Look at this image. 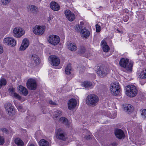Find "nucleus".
<instances>
[{
  "instance_id": "obj_19",
  "label": "nucleus",
  "mask_w": 146,
  "mask_h": 146,
  "mask_svg": "<svg viewBox=\"0 0 146 146\" xmlns=\"http://www.w3.org/2000/svg\"><path fill=\"white\" fill-rule=\"evenodd\" d=\"M138 77L139 78L142 79L140 80V83L141 85H144V84L146 82V80H145L143 82H142V79H146V69L143 70L139 74Z\"/></svg>"
},
{
  "instance_id": "obj_38",
  "label": "nucleus",
  "mask_w": 146,
  "mask_h": 146,
  "mask_svg": "<svg viewBox=\"0 0 146 146\" xmlns=\"http://www.w3.org/2000/svg\"><path fill=\"white\" fill-rule=\"evenodd\" d=\"M11 0H1V3L2 5H8L10 3Z\"/></svg>"
},
{
  "instance_id": "obj_54",
  "label": "nucleus",
  "mask_w": 146,
  "mask_h": 146,
  "mask_svg": "<svg viewBox=\"0 0 146 146\" xmlns=\"http://www.w3.org/2000/svg\"><path fill=\"white\" fill-rule=\"evenodd\" d=\"M81 23V24L82 25H83V23Z\"/></svg>"
},
{
  "instance_id": "obj_4",
  "label": "nucleus",
  "mask_w": 146,
  "mask_h": 146,
  "mask_svg": "<svg viewBox=\"0 0 146 146\" xmlns=\"http://www.w3.org/2000/svg\"><path fill=\"white\" fill-rule=\"evenodd\" d=\"M62 114V112L60 110H57L55 111L54 113L53 118L56 120L58 119L59 121L62 123L64 125L68 126L69 124L68 123L67 119L64 117H62L59 119L60 116Z\"/></svg>"
},
{
  "instance_id": "obj_53",
  "label": "nucleus",
  "mask_w": 146,
  "mask_h": 146,
  "mask_svg": "<svg viewBox=\"0 0 146 146\" xmlns=\"http://www.w3.org/2000/svg\"><path fill=\"white\" fill-rule=\"evenodd\" d=\"M113 145H116V143H113Z\"/></svg>"
},
{
  "instance_id": "obj_13",
  "label": "nucleus",
  "mask_w": 146,
  "mask_h": 146,
  "mask_svg": "<svg viewBox=\"0 0 146 146\" xmlns=\"http://www.w3.org/2000/svg\"><path fill=\"white\" fill-rule=\"evenodd\" d=\"M56 137L59 139L65 141L66 139V135L64 131L61 129H59L56 131Z\"/></svg>"
},
{
  "instance_id": "obj_14",
  "label": "nucleus",
  "mask_w": 146,
  "mask_h": 146,
  "mask_svg": "<svg viewBox=\"0 0 146 146\" xmlns=\"http://www.w3.org/2000/svg\"><path fill=\"white\" fill-rule=\"evenodd\" d=\"M5 107L8 114L10 115H15V110L11 104H6L5 105Z\"/></svg>"
},
{
  "instance_id": "obj_27",
  "label": "nucleus",
  "mask_w": 146,
  "mask_h": 146,
  "mask_svg": "<svg viewBox=\"0 0 146 146\" xmlns=\"http://www.w3.org/2000/svg\"><path fill=\"white\" fill-rule=\"evenodd\" d=\"M124 110L126 112L129 113L133 110V106L130 104H126L124 106Z\"/></svg>"
},
{
  "instance_id": "obj_51",
  "label": "nucleus",
  "mask_w": 146,
  "mask_h": 146,
  "mask_svg": "<svg viewBox=\"0 0 146 146\" xmlns=\"http://www.w3.org/2000/svg\"><path fill=\"white\" fill-rule=\"evenodd\" d=\"M40 133V131H39L38 132L36 133V135H37V133Z\"/></svg>"
},
{
  "instance_id": "obj_44",
  "label": "nucleus",
  "mask_w": 146,
  "mask_h": 146,
  "mask_svg": "<svg viewBox=\"0 0 146 146\" xmlns=\"http://www.w3.org/2000/svg\"><path fill=\"white\" fill-rule=\"evenodd\" d=\"M3 47L0 45V54H1L3 52Z\"/></svg>"
},
{
  "instance_id": "obj_25",
  "label": "nucleus",
  "mask_w": 146,
  "mask_h": 146,
  "mask_svg": "<svg viewBox=\"0 0 146 146\" xmlns=\"http://www.w3.org/2000/svg\"><path fill=\"white\" fill-rule=\"evenodd\" d=\"M31 60L32 62L35 63L36 64H39L40 62L39 58L37 55L35 54L32 55Z\"/></svg>"
},
{
  "instance_id": "obj_30",
  "label": "nucleus",
  "mask_w": 146,
  "mask_h": 146,
  "mask_svg": "<svg viewBox=\"0 0 146 146\" xmlns=\"http://www.w3.org/2000/svg\"><path fill=\"white\" fill-rule=\"evenodd\" d=\"M35 119V116L33 114L31 115H27L25 118V121H31L32 120H34Z\"/></svg>"
},
{
  "instance_id": "obj_50",
  "label": "nucleus",
  "mask_w": 146,
  "mask_h": 146,
  "mask_svg": "<svg viewBox=\"0 0 146 146\" xmlns=\"http://www.w3.org/2000/svg\"><path fill=\"white\" fill-rule=\"evenodd\" d=\"M82 71H81V72H82L83 70H84V67H83V68H82Z\"/></svg>"
},
{
  "instance_id": "obj_22",
  "label": "nucleus",
  "mask_w": 146,
  "mask_h": 146,
  "mask_svg": "<svg viewBox=\"0 0 146 146\" xmlns=\"http://www.w3.org/2000/svg\"><path fill=\"white\" fill-rule=\"evenodd\" d=\"M50 8L55 11H58L60 9V6L57 3L55 2H51L50 4Z\"/></svg>"
},
{
  "instance_id": "obj_10",
  "label": "nucleus",
  "mask_w": 146,
  "mask_h": 146,
  "mask_svg": "<svg viewBox=\"0 0 146 146\" xmlns=\"http://www.w3.org/2000/svg\"><path fill=\"white\" fill-rule=\"evenodd\" d=\"M27 85L29 89L35 90L36 89L37 84L35 80L33 79H30L27 82Z\"/></svg>"
},
{
  "instance_id": "obj_21",
  "label": "nucleus",
  "mask_w": 146,
  "mask_h": 146,
  "mask_svg": "<svg viewBox=\"0 0 146 146\" xmlns=\"http://www.w3.org/2000/svg\"><path fill=\"white\" fill-rule=\"evenodd\" d=\"M9 90V93L11 96L19 100H20L21 99V96L18 94L15 93L14 88H10Z\"/></svg>"
},
{
  "instance_id": "obj_34",
  "label": "nucleus",
  "mask_w": 146,
  "mask_h": 146,
  "mask_svg": "<svg viewBox=\"0 0 146 146\" xmlns=\"http://www.w3.org/2000/svg\"><path fill=\"white\" fill-rule=\"evenodd\" d=\"M7 81L4 78H2L0 79V89L2 86H5L6 85Z\"/></svg>"
},
{
  "instance_id": "obj_6",
  "label": "nucleus",
  "mask_w": 146,
  "mask_h": 146,
  "mask_svg": "<svg viewBox=\"0 0 146 146\" xmlns=\"http://www.w3.org/2000/svg\"><path fill=\"white\" fill-rule=\"evenodd\" d=\"M45 28V26L36 25L33 28V32L36 35H41L44 33Z\"/></svg>"
},
{
  "instance_id": "obj_17",
  "label": "nucleus",
  "mask_w": 146,
  "mask_h": 146,
  "mask_svg": "<svg viewBox=\"0 0 146 146\" xmlns=\"http://www.w3.org/2000/svg\"><path fill=\"white\" fill-rule=\"evenodd\" d=\"M77 102L75 99L72 98L68 102V108L69 109L71 110L76 106Z\"/></svg>"
},
{
  "instance_id": "obj_1",
  "label": "nucleus",
  "mask_w": 146,
  "mask_h": 146,
  "mask_svg": "<svg viewBox=\"0 0 146 146\" xmlns=\"http://www.w3.org/2000/svg\"><path fill=\"white\" fill-rule=\"evenodd\" d=\"M99 101V99L98 96L94 94H92L86 97L85 101L88 105L94 107L97 104Z\"/></svg>"
},
{
  "instance_id": "obj_45",
  "label": "nucleus",
  "mask_w": 146,
  "mask_h": 146,
  "mask_svg": "<svg viewBox=\"0 0 146 146\" xmlns=\"http://www.w3.org/2000/svg\"><path fill=\"white\" fill-rule=\"evenodd\" d=\"M17 108L18 110L20 111H22V107L20 106H19L17 107Z\"/></svg>"
},
{
  "instance_id": "obj_11",
  "label": "nucleus",
  "mask_w": 146,
  "mask_h": 146,
  "mask_svg": "<svg viewBox=\"0 0 146 146\" xmlns=\"http://www.w3.org/2000/svg\"><path fill=\"white\" fill-rule=\"evenodd\" d=\"M97 73L100 77H102L106 76L108 73L107 69L106 67L97 66Z\"/></svg>"
},
{
  "instance_id": "obj_47",
  "label": "nucleus",
  "mask_w": 146,
  "mask_h": 146,
  "mask_svg": "<svg viewBox=\"0 0 146 146\" xmlns=\"http://www.w3.org/2000/svg\"><path fill=\"white\" fill-rule=\"evenodd\" d=\"M27 146H36L33 144H29Z\"/></svg>"
},
{
  "instance_id": "obj_5",
  "label": "nucleus",
  "mask_w": 146,
  "mask_h": 146,
  "mask_svg": "<svg viewBox=\"0 0 146 146\" xmlns=\"http://www.w3.org/2000/svg\"><path fill=\"white\" fill-rule=\"evenodd\" d=\"M110 90L111 93L113 95H117L120 91L119 83L118 82H115L111 84Z\"/></svg>"
},
{
  "instance_id": "obj_46",
  "label": "nucleus",
  "mask_w": 146,
  "mask_h": 146,
  "mask_svg": "<svg viewBox=\"0 0 146 146\" xmlns=\"http://www.w3.org/2000/svg\"><path fill=\"white\" fill-rule=\"evenodd\" d=\"M76 28H77V29H78V30H80L81 27H81L79 25H76Z\"/></svg>"
},
{
  "instance_id": "obj_48",
  "label": "nucleus",
  "mask_w": 146,
  "mask_h": 146,
  "mask_svg": "<svg viewBox=\"0 0 146 146\" xmlns=\"http://www.w3.org/2000/svg\"><path fill=\"white\" fill-rule=\"evenodd\" d=\"M117 31L119 33H122V32L121 31H120V30H119V29H117Z\"/></svg>"
},
{
  "instance_id": "obj_31",
  "label": "nucleus",
  "mask_w": 146,
  "mask_h": 146,
  "mask_svg": "<svg viewBox=\"0 0 146 146\" xmlns=\"http://www.w3.org/2000/svg\"><path fill=\"white\" fill-rule=\"evenodd\" d=\"M92 83L89 82L84 81L82 83V85L86 88H89L92 86Z\"/></svg>"
},
{
  "instance_id": "obj_28",
  "label": "nucleus",
  "mask_w": 146,
  "mask_h": 146,
  "mask_svg": "<svg viewBox=\"0 0 146 146\" xmlns=\"http://www.w3.org/2000/svg\"><path fill=\"white\" fill-rule=\"evenodd\" d=\"M69 49L72 51H75L77 49V46L75 43H70L68 46Z\"/></svg>"
},
{
  "instance_id": "obj_35",
  "label": "nucleus",
  "mask_w": 146,
  "mask_h": 146,
  "mask_svg": "<svg viewBox=\"0 0 146 146\" xmlns=\"http://www.w3.org/2000/svg\"><path fill=\"white\" fill-rule=\"evenodd\" d=\"M107 116L110 118L114 119L116 117L117 113L115 111L112 112V113H108Z\"/></svg>"
},
{
  "instance_id": "obj_49",
  "label": "nucleus",
  "mask_w": 146,
  "mask_h": 146,
  "mask_svg": "<svg viewBox=\"0 0 146 146\" xmlns=\"http://www.w3.org/2000/svg\"><path fill=\"white\" fill-rule=\"evenodd\" d=\"M102 9V7H99V9L100 10H101Z\"/></svg>"
},
{
  "instance_id": "obj_15",
  "label": "nucleus",
  "mask_w": 146,
  "mask_h": 146,
  "mask_svg": "<svg viewBox=\"0 0 146 146\" xmlns=\"http://www.w3.org/2000/svg\"><path fill=\"white\" fill-rule=\"evenodd\" d=\"M64 13L66 18L69 21H72L75 19V15L70 10L68 9L66 10L65 11Z\"/></svg>"
},
{
  "instance_id": "obj_52",
  "label": "nucleus",
  "mask_w": 146,
  "mask_h": 146,
  "mask_svg": "<svg viewBox=\"0 0 146 146\" xmlns=\"http://www.w3.org/2000/svg\"><path fill=\"white\" fill-rule=\"evenodd\" d=\"M124 21L125 22H126L127 21V19L126 20H124Z\"/></svg>"
},
{
  "instance_id": "obj_23",
  "label": "nucleus",
  "mask_w": 146,
  "mask_h": 146,
  "mask_svg": "<svg viewBox=\"0 0 146 146\" xmlns=\"http://www.w3.org/2000/svg\"><path fill=\"white\" fill-rule=\"evenodd\" d=\"M27 8L33 14H36L38 11V8L34 5H29Z\"/></svg>"
},
{
  "instance_id": "obj_18",
  "label": "nucleus",
  "mask_w": 146,
  "mask_h": 146,
  "mask_svg": "<svg viewBox=\"0 0 146 146\" xmlns=\"http://www.w3.org/2000/svg\"><path fill=\"white\" fill-rule=\"evenodd\" d=\"M29 45V41L28 40L27 38H24L23 40L19 50H24L28 47Z\"/></svg>"
},
{
  "instance_id": "obj_2",
  "label": "nucleus",
  "mask_w": 146,
  "mask_h": 146,
  "mask_svg": "<svg viewBox=\"0 0 146 146\" xmlns=\"http://www.w3.org/2000/svg\"><path fill=\"white\" fill-rule=\"evenodd\" d=\"M119 63L121 67L125 68L128 71L131 72L133 66V62L130 61L129 62V59L122 58L120 60Z\"/></svg>"
},
{
  "instance_id": "obj_39",
  "label": "nucleus",
  "mask_w": 146,
  "mask_h": 146,
  "mask_svg": "<svg viewBox=\"0 0 146 146\" xmlns=\"http://www.w3.org/2000/svg\"><path fill=\"white\" fill-rule=\"evenodd\" d=\"M96 31L97 32H99L101 31V27L98 24L96 25Z\"/></svg>"
},
{
  "instance_id": "obj_26",
  "label": "nucleus",
  "mask_w": 146,
  "mask_h": 146,
  "mask_svg": "<svg viewBox=\"0 0 146 146\" xmlns=\"http://www.w3.org/2000/svg\"><path fill=\"white\" fill-rule=\"evenodd\" d=\"M81 33L82 36L83 38H86L88 37L90 34V32L86 29H83L82 30Z\"/></svg>"
},
{
  "instance_id": "obj_29",
  "label": "nucleus",
  "mask_w": 146,
  "mask_h": 146,
  "mask_svg": "<svg viewBox=\"0 0 146 146\" xmlns=\"http://www.w3.org/2000/svg\"><path fill=\"white\" fill-rule=\"evenodd\" d=\"M40 146H48V142L45 140L42 139L39 142Z\"/></svg>"
},
{
  "instance_id": "obj_36",
  "label": "nucleus",
  "mask_w": 146,
  "mask_h": 146,
  "mask_svg": "<svg viewBox=\"0 0 146 146\" xmlns=\"http://www.w3.org/2000/svg\"><path fill=\"white\" fill-rule=\"evenodd\" d=\"M142 117L144 119H146V109H142L140 110Z\"/></svg>"
},
{
  "instance_id": "obj_24",
  "label": "nucleus",
  "mask_w": 146,
  "mask_h": 146,
  "mask_svg": "<svg viewBox=\"0 0 146 146\" xmlns=\"http://www.w3.org/2000/svg\"><path fill=\"white\" fill-rule=\"evenodd\" d=\"M101 46L104 52H107L109 51L110 48L105 41L103 40L101 42Z\"/></svg>"
},
{
  "instance_id": "obj_12",
  "label": "nucleus",
  "mask_w": 146,
  "mask_h": 146,
  "mask_svg": "<svg viewBox=\"0 0 146 146\" xmlns=\"http://www.w3.org/2000/svg\"><path fill=\"white\" fill-rule=\"evenodd\" d=\"M4 43H6L7 45L11 47L14 46L16 44L15 40L12 37H7L4 39L3 40Z\"/></svg>"
},
{
  "instance_id": "obj_3",
  "label": "nucleus",
  "mask_w": 146,
  "mask_h": 146,
  "mask_svg": "<svg viewBox=\"0 0 146 146\" xmlns=\"http://www.w3.org/2000/svg\"><path fill=\"white\" fill-rule=\"evenodd\" d=\"M126 88L125 94L128 96L133 98L137 95L138 91L135 86L129 85L127 86Z\"/></svg>"
},
{
  "instance_id": "obj_7",
  "label": "nucleus",
  "mask_w": 146,
  "mask_h": 146,
  "mask_svg": "<svg viewBox=\"0 0 146 146\" xmlns=\"http://www.w3.org/2000/svg\"><path fill=\"white\" fill-rule=\"evenodd\" d=\"M49 43L54 45H56L60 41L59 37L57 36L52 35H50L48 39Z\"/></svg>"
},
{
  "instance_id": "obj_40",
  "label": "nucleus",
  "mask_w": 146,
  "mask_h": 146,
  "mask_svg": "<svg viewBox=\"0 0 146 146\" xmlns=\"http://www.w3.org/2000/svg\"><path fill=\"white\" fill-rule=\"evenodd\" d=\"M4 143V138L3 137L0 136V145H2Z\"/></svg>"
},
{
  "instance_id": "obj_8",
  "label": "nucleus",
  "mask_w": 146,
  "mask_h": 146,
  "mask_svg": "<svg viewBox=\"0 0 146 146\" xmlns=\"http://www.w3.org/2000/svg\"><path fill=\"white\" fill-rule=\"evenodd\" d=\"M13 33L14 36L16 37L20 38L24 34L25 31L23 29L17 27L13 29Z\"/></svg>"
},
{
  "instance_id": "obj_20",
  "label": "nucleus",
  "mask_w": 146,
  "mask_h": 146,
  "mask_svg": "<svg viewBox=\"0 0 146 146\" xmlns=\"http://www.w3.org/2000/svg\"><path fill=\"white\" fill-rule=\"evenodd\" d=\"M18 89L19 93L23 95L26 96L28 94V92L27 88L24 86L20 85L18 86Z\"/></svg>"
},
{
  "instance_id": "obj_43",
  "label": "nucleus",
  "mask_w": 146,
  "mask_h": 146,
  "mask_svg": "<svg viewBox=\"0 0 146 146\" xmlns=\"http://www.w3.org/2000/svg\"><path fill=\"white\" fill-rule=\"evenodd\" d=\"M91 135H89L85 136V138L87 140L90 139L91 137Z\"/></svg>"
},
{
  "instance_id": "obj_33",
  "label": "nucleus",
  "mask_w": 146,
  "mask_h": 146,
  "mask_svg": "<svg viewBox=\"0 0 146 146\" xmlns=\"http://www.w3.org/2000/svg\"><path fill=\"white\" fill-rule=\"evenodd\" d=\"M66 74L67 75H70L71 73V67L70 64H69L67 65L65 68V70Z\"/></svg>"
},
{
  "instance_id": "obj_37",
  "label": "nucleus",
  "mask_w": 146,
  "mask_h": 146,
  "mask_svg": "<svg viewBox=\"0 0 146 146\" xmlns=\"http://www.w3.org/2000/svg\"><path fill=\"white\" fill-rule=\"evenodd\" d=\"M86 50L85 47L84 46H80L79 48L78 51V53L83 54L86 52Z\"/></svg>"
},
{
  "instance_id": "obj_16",
  "label": "nucleus",
  "mask_w": 146,
  "mask_h": 146,
  "mask_svg": "<svg viewBox=\"0 0 146 146\" xmlns=\"http://www.w3.org/2000/svg\"><path fill=\"white\" fill-rule=\"evenodd\" d=\"M114 133L116 137L119 139H121L125 137L124 132L121 129H116L115 130Z\"/></svg>"
},
{
  "instance_id": "obj_9",
  "label": "nucleus",
  "mask_w": 146,
  "mask_h": 146,
  "mask_svg": "<svg viewBox=\"0 0 146 146\" xmlns=\"http://www.w3.org/2000/svg\"><path fill=\"white\" fill-rule=\"evenodd\" d=\"M49 61L51 64L53 66H57L60 63L59 58L55 55H51L49 57Z\"/></svg>"
},
{
  "instance_id": "obj_32",
  "label": "nucleus",
  "mask_w": 146,
  "mask_h": 146,
  "mask_svg": "<svg viewBox=\"0 0 146 146\" xmlns=\"http://www.w3.org/2000/svg\"><path fill=\"white\" fill-rule=\"evenodd\" d=\"M15 143L18 146H23L24 143L19 138H16L15 140Z\"/></svg>"
},
{
  "instance_id": "obj_41",
  "label": "nucleus",
  "mask_w": 146,
  "mask_h": 146,
  "mask_svg": "<svg viewBox=\"0 0 146 146\" xmlns=\"http://www.w3.org/2000/svg\"><path fill=\"white\" fill-rule=\"evenodd\" d=\"M1 129L3 132L4 133L6 134H7L8 133L7 129L6 128H2Z\"/></svg>"
},
{
  "instance_id": "obj_42",
  "label": "nucleus",
  "mask_w": 146,
  "mask_h": 146,
  "mask_svg": "<svg viewBox=\"0 0 146 146\" xmlns=\"http://www.w3.org/2000/svg\"><path fill=\"white\" fill-rule=\"evenodd\" d=\"M49 104L51 105H56V103L54 102H53L52 100H50L49 101Z\"/></svg>"
}]
</instances>
